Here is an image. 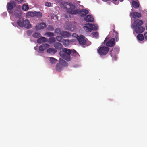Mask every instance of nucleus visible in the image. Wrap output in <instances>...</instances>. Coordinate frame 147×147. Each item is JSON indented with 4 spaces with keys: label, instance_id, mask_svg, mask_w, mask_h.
<instances>
[{
    "label": "nucleus",
    "instance_id": "nucleus-43",
    "mask_svg": "<svg viewBox=\"0 0 147 147\" xmlns=\"http://www.w3.org/2000/svg\"><path fill=\"white\" fill-rule=\"evenodd\" d=\"M144 36L145 39L147 40V32L144 34Z\"/></svg>",
    "mask_w": 147,
    "mask_h": 147
},
{
    "label": "nucleus",
    "instance_id": "nucleus-14",
    "mask_svg": "<svg viewBox=\"0 0 147 147\" xmlns=\"http://www.w3.org/2000/svg\"><path fill=\"white\" fill-rule=\"evenodd\" d=\"M48 39L44 37H41L38 38L37 40V42L38 43L40 44L47 42Z\"/></svg>",
    "mask_w": 147,
    "mask_h": 147
},
{
    "label": "nucleus",
    "instance_id": "nucleus-32",
    "mask_svg": "<svg viewBox=\"0 0 147 147\" xmlns=\"http://www.w3.org/2000/svg\"><path fill=\"white\" fill-rule=\"evenodd\" d=\"M113 31L114 33L115 34H114V35H115V37L116 39V40L117 41H118L119 40L118 33L117 32L115 31V30H114V29L113 30Z\"/></svg>",
    "mask_w": 147,
    "mask_h": 147
},
{
    "label": "nucleus",
    "instance_id": "nucleus-46",
    "mask_svg": "<svg viewBox=\"0 0 147 147\" xmlns=\"http://www.w3.org/2000/svg\"><path fill=\"white\" fill-rule=\"evenodd\" d=\"M36 47H34V49L35 50H36Z\"/></svg>",
    "mask_w": 147,
    "mask_h": 147
},
{
    "label": "nucleus",
    "instance_id": "nucleus-7",
    "mask_svg": "<svg viewBox=\"0 0 147 147\" xmlns=\"http://www.w3.org/2000/svg\"><path fill=\"white\" fill-rule=\"evenodd\" d=\"M143 22L140 20H138L134 22L132 26V28H135L136 27H141L140 26L143 24Z\"/></svg>",
    "mask_w": 147,
    "mask_h": 147
},
{
    "label": "nucleus",
    "instance_id": "nucleus-41",
    "mask_svg": "<svg viewBox=\"0 0 147 147\" xmlns=\"http://www.w3.org/2000/svg\"><path fill=\"white\" fill-rule=\"evenodd\" d=\"M49 30L51 31H53L54 30V28L51 25H50L49 26Z\"/></svg>",
    "mask_w": 147,
    "mask_h": 147
},
{
    "label": "nucleus",
    "instance_id": "nucleus-24",
    "mask_svg": "<svg viewBox=\"0 0 147 147\" xmlns=\"http://www.w3.org/2000/svg\"><path fill=\"white\" fill-rule=\"evenodd\" d=\"M15 16L18 18H20L22 15V12L21 11H15Z\"/></svg>",
    "mask_w": 147,
    "mask_h": 147
},
{
    "label": "nucleus",
    "instance_id": "nucleus-36",
    "mask_svg": "<svg viewBox=\"0 0 147 147\" xmlns=\"http://www.w3.org/2000/svg\"><path fill=\"white\" fill-rule=\"evenodd\" d=\"M65 8L68 9L71 7V4L68 3H66L64 4Z\"/></svg>",
    "mask_w": 147,
    "mask_h": 147
},
{
    "label": "nucleus",
    "instance_id": "nucleus-15",
    "mask_svg": "<svg viewBox=\"0 0 147 147\" xmlns=\"http://www.w3.org/2000/svg\"><path fill=\"white\" fill-rule=\"evenodd\" d=\"M24 20L23 18H20L17 21V23L18 25L20 27H23Z\"/></svg>",
    "mask_w": 147,
    "mask_h": 147
},
{
    "label": "nucleus",
    "instance_id": "nucleus-18",
    "mask_svg": "<svg viewBox=\"0 0 147 147\" xmlns=\"http://www.w3.org/2000/svg\"><path fill=\"white\" fill-rule=\"evenodd\" d=\"M47 52L51 54H54L57 51L53 48H50L46 50Z\"/></svg>",
    "mask_w": 147,
    "mask_h": 147
},
{
    "label": "nucleus",
    "instance_id": "nucleus-21",
    "mask_svg": "<svg viewBox=\"0 0 147 147\" xmlns=\"http://www.w3.org/2000/svg\"><path fill=\"white\" fill-rule=\"evenodd\" d=\"M92 30H98V26L97 24H90Z\"/></svg>",
    "mask_w": 147,
    "mask_h": 147
},
{
    "label": "nucleus",
    "instance_id": "nucleus-44",
    "mask_svg": "<svg viewBox=\"0 0 147 147\" xmlns=\"http://www.w3.org/2000/svg\"><path fill=\"white\" fill-rule=\"evenodd\" d=\"M16 2L18 3H21L23 1V0H15Z\"/></svg>",
    "mask_w": 147,
    "mask_h": 147
},
{
    "label": "nucleus",
    "instance_id": "nucleus-38",
    "mask_svg": "<svg viewBox=\"0 0 147 147\" xmlns=\"http://www.w3.org/2000/svg\"><path fill=\"white\" fill-rule=\"evenodd\" d=\"M92 34L93 36L96 38H97L99 35L98 32H94L92 33Z\"/></svg>",
    "mask_w": 147,
    "mask_h": 147
},
{
    "label": "nucleus",
    "instance_id": "nucleus-37",
    "mask_svg": "<svg viewBox=\"0 0 147 147\" xmlns=\"http://www.w3.org/2000/svg\"><path fill=\"white\" fill-rule=\"evenodd\" d=\"M61 30L59 28H57L55 30V33H57L58 34H59L60 35V33L61 32Z\"/></svg>",
    "mask_w": 147,
    "mask_h": 147
},
{
    "label": "nucleus",
    "instance_id": "nucleus-34",
    "mask_svg": "<svg viewBox=\"0 0 147 147\" xmlns=\"http://www.w3.org/2000/svg\"><path fill=\"white\" fill-rule=\"evenodd\" d=\"M35 16L38 17H41L42 16V13L40 12H34Z\"/></svg>",
    "mask_w": 147,
    "mask_h": 147
},
{
    "label": "nucleus",
    "instance_id": "nucleus-17",
    "mask_svg": "<svg viewBox=\"0 0 147 147\" xmlns=\"http://www.w3.org/2000/svg\"><path fill=\"white\" fill-rule=\"evenodd\" d=\"M15 6V3L13 2H10L7 3V9L11 10L13 9Z\"/></svg>",
    "mask_w": 147,
    "mask_h": 147
},
{
    "label": "nucleus",
    "instance_id": "nucleus-16",
    "mask_svg": "<svg viewBox=\"0 0 147 147\" xmlns=\"http://www.w3.org/2000/svg\"><path fill=\"white\" fill-rule=\"evenodd\" d=\"M60 35L64 38L69 37L71 36L69 32L66 31H61Z\"/></svg>",
    "mask_w": 147,
    "mask_h": 147
},
{
    "label": "nucleus",
    "instance_id": "nucleus-28",
    "mask_svg": "<svg viewBox=\"0 0 147 147\" xmlns=\"http://www.w3.org/2000/svg\"><path fill=\"white\" fill-rule=\"evenodd\" d=\"M56 39L58 41L60 42H63L64 39L61 36H57L56 37Z\"/></svg>",
    "mask_w": 147,
    "mask_h": 147
},
{
    "label": "nucleus",
    "instance_id": "nucleus-45",
    "mask_svg": "<svg viewBox=\"0 0 147 147\" xmlns=\"http://www.w3.org/2000/svg\"><path fill=\"white\" fill-rule=\"evenodd\" d=\"M102 0L104 1H107V0ZM112 1H117V0H112Z\"/></svg>",
    "mask_w": 147,
    "mask_h": 147
},
{
    "label": "nucleus",
    "instance_id": "nucleus-40",
    "mask_svg": "<svg viewBox=\"0 0 147 147\" xmlns=\"http://www.w3.org/2000/svg\"><path fill=\"white\" fill-rule=\"evenodd\" d=\"M32 32V31L30 30H28L26 32L28 36H30L31 35Z\"/></svg>",
    "mask_w": 147,
    "mask_h": 147
},
{
    "label": "nucleus",
    "instance_id": "nucleus-9",
    "mask_svg": "<svg viewBox=\"0 0 147 147\" xmlns=\"http://www.w3.org/2000/svg\"><path fill=\"white\" fill-rule=\"evenodd\" d=\"M134 29L135 32L137 34L141 33L145 30V28L142 27H136L135 28H132Z\"/></svg>",
    "mask_w": 147,
    "mask_h": 147
},
{
    "label": "nucleus",
    "instance_id": "nucleus-48",
    "mask_svg": "<svg viewBox=\"0 0 147 147\" xmlns=\"http://www.w3.org/2000/svg\"><path fill=\"white\" fill-rule=\"evenodd\" d=\"M146 29L147 30V26L146 27Z\"/></svg>",
    "mask_w": 147,
    "mask_h": 147
},
{
    "label": "nucleus",
    "instance_id": "nucleus-12",
    "mask_svg": "<svg viewBox=\"0 0 147 147\" xmlns=\"http://www.w3.org/2000/svg\"><path fill=\"white\" fill-rule=\"evenodd\" d=\"M84 19L85 21L88 22H94V18L91 15H88L85 17Z\"/></svg>",
    "mask_w": 147,
    "mask_h": 147
},
{
    "label": "nucleus",
    "instance_id": "nucleus-33",
    "mask_svg": "<svg viewBox=\"0 0 147 147\" xmlns=\"http://www.w3.org/2000/svg\"><path fill=\"white\" fill-rule=\"evenodd\" d=\"M57 61V60L54 58L52 57L50 58V63L52 64L55 63Z\"/></svg>",
    "mask_w": 147,
    "mask_h": 147
},
{
    "label": "nucleus",
    "instance_id": "nucleus-13",
    "mask_svg": "<svg viewBox=\"0 0 147 147\" xmlns=\"http://www.w3.org/2000/svg\"><path fill=\"white\" fill-rule=\"evenodd\" d=\"M84 29L87 32H90L92 30L90 24L89 23L86 24L84 27Z\"/></svg>",
    "mask_w": 147,
    "mask_h": 147
},
{
    "label": "nucleus",
    "instance_id": "nucleus-22",
    "mask_svg": "<svg viewBox=\"0 0 147 147\" xmlns=\"http://www.w3.org/2000/svg\"><path fill=\"white\" fill-rule=\"evenodd\" d=\"M41 36L40 34L38 32H34L32 35V36L34 38H38Z\"/></svg>",
    "mask_w": 147,
    "mask_h": 147
},
{
    "label": "nucleus",
    "instance_id": "nucleus-11",
    "mask_svg": "<svg viewBox=\"0 0 147 147\" xmlns=\"http://www.w3.org/2000/svg\"><path fill=\"white\" fill-rule=\"evenodd\" d=\"M24 27L26 29H29L31 28L32 25L28 20L26 19L24 20Z\"/></svg>",
    "mask_w": 147,
    "mask_h": 147
},
{
    "label": "nucleus",
    "instance_id": "nucleus-5",
    "mask_svg": "<svg viewBox=\"0 0 147 147\" xmlns=\"http://www.w3.org/2000/svg\"><path fill=\"white\" fill-rule=\"evenodd\" d=\"M76 38L80 45L82 46L86 44L87 41L84 36L80 35V36H78Z\"/></svg>",
    "mask_w": 147,
    "mask_h": 147
},
{
    "label": "nucleus",
    "instance_id": "nucleus-20",
    "mask_svg": "<svg viewBox=\"0 0 147 147\" xmlns=\"http://www.w3.org/2000/svg\"><path fill=\"white\" fill-rule=\"evenodd\" d=\"M131 15L133 18H136V17L139 18L141 16V14L137 12H134Z\"/></svg>",
    "mask_w": 147,
    "mask_h": 147
},
{
    "label": "nucleus",
    "instance_id": "nucleus-6",
    "mask_svg": "<svg viewBox=\"0 0 147 147\" xmlns=\"http://www.w3.org/2000/svg\"><path fill=\"white\" fill-rule=\"evenodd\" d=\"M104 42L108 47H113L115 45V39L114 38H112L107 41V38H106L104 40Z\"/></svg>",
    "mask_w": 147,
    "mask_h": 147
},
{
    "label": "nucleus",
    "instance_id": "nucleus-4",
    "mask_svg": "<svg viewBox=\"0 0 147 147\" xmlns=\"http://www.w3.org/2000/svg\"><path fill=\"white\" fill-rule=\"evenodd\" d=\"M98 50V53L100 55H104L108 53L109 48L106 46H102L99 47Z\"/></svg>",
    "mask_w": 147,
    "mask_h": 147
},
{
    "label": "nucleus",
    "instance_id": "nucleus-10",
    "mask_svg": "<svg viewBox=\"0 0 147 147\" xmlns=\"http://www.w3.org/2000/svg\"><path fill=\"white\" fill-rule=\"evenodd\" d=\"M49 45L47 43L43 44L39 47V49L40 51H43L44 50L48 48Z\"/></svg>",
    "mask_w": 147,
    "mask_h": 147
},
{
    "label": "nucleus",
    "instance_id": "nucleus-42",
    "mask_svg": "<svg viewBox=\"0 0 147 147\" xmlns=\"http://www.w3.org/2000/svg\"><path fill=\"white\" fill-rule=\"evenodd\" d=\"M45 5L46 6L50 7L51 6V4L50 2H46L45 3Z\"/></svg>",
    "mask_w": 147,
    "mask_h": 147
},
{
    "label": "nucleus",
    "instance_id": "nucleus-39",
    "mask_svg": "<svg viewBox=\"0 0 147 147\" xmlns=\"http://www.w3.org/2000/svg\"><path fill=\"white\" fill-rule=\"evenodd\" d=\"M113 51L111 53V55L112 57V58H113L115 60H116L117 59V57L115 55H113Z\"/></svg>",
    "mask_w": 147,
    "mask_h": 147
},
{
    "label": "nucleus",
    "instance_id": "nucleus-27",
    "mask_svg": "<svg viewBox=\"0 0 147 147\" xmlns=\"http://www.w3.org/2000/svg\"><path fill=\"white\" fill-rule=\"evenodd\" d=\"M71 53L70 54L71 55L73 56L74 57H78L79 56L78 53L75 50H72L71 51Z\"/></svg>",
    "mask_w": 147,
    "mask_h": 147
},
{
    "label": "nucleus",
    "instance_id": "nucleus-1",
    "mask_svg": "<svg viewBox=\"0 0 147 147\" xmlns=\"http://www.w3.org/2000/svg\"><path fill=\"white\" fill-rule=\"evenodd\" d=\"M71 50L68 49L64 48L59 52V54L61 57L67 61H70V54Z\"/></svg>",
    "mask_w": 147,
    "mask_h": 147
},
{
    "label": "nucleus",
    "instance_id": "nucleus-30",
    "mask_svg": "<svg viewBox=\"0 0 147 147\" xmlns=\"http://www.w3.org/2000/svg\"><path fill=\"white\" fill-rule=\"evenodd\" d=\"M44 35L45 36H47L48 37H53L54 36V34L51 32H47Z\"/></svg>",
    "mask_w": 147,
    "mask_h": 147
},
{
    "label": "nucleus",
    "instance_id": "nucleus-23",
    "mask_svg": "<svg viewBox=\"0 0 147 147\" xmlns=\"http://www.w3.org/2000/svg\"><path fill=\"white\" fill-rule=\"evenodd\" d=\"M55 41L56 38L55 37H51L49 38L47 42H48L49 44H51L55 42Z\"/></svg>",
    "mask_w": 147,
    "mask_h": 147
},
{
    "label": "nucleus",
    "instance_id": "nucleus-35",
    "mask_svg": "<svg viewBox=\"0 0 147 147\" xmlns=\"http://www.w3.org/2000/svg\"><path fill=\"white\" fill-rule=\"evenodd\" d=\"M26 15L27 16H30L31 17H34L35 16L34 12H29L27 13L26 14Z\"/></svg>",
    "mask_w": 147,
    "mask_h": 147
},
{
    "label": "nucleus",
    "instance_id": "nucleus-25",
    "mask_svg": "<svg viewBox=\"0 0 147 147\" xmlns=\"http://www.w3.org/2000/svg\"><path fill=\"white\" fill-rule=\"evenodd\" d=\"M137 38L139 40L142 41L144 40V36L142 34H139L137 35Z\"/></svg>",
    "mask_w": 147,
    "mask_h": 147
},
{
    "label": "nucleus",
    "instance_id": "nucleus-29",
    "mask_svg": "<svg viewBox=\"0 0 147 147\" xmlns=\"http://www.w3.org/2000/svg\"><path fill=\"white\" fill-rule=\"evenodd\" d=\"M132 5L133 7L135 8H137L139 7V3L136 1L132 2Z\"/></svg>",
    "mask_w": 147,
    "mask_h": 147
},
{
    "label": "nucleus",
    "instance_id": "nucleus-19",
    "mask_svg": "<svg viewBox=\"0 0 147 147\" xmlns=\"http://www.w3.org/2000/svg\"><path fill=\"white\" fill-rule=\"evenodd\" d=\"M55 48L58 50H61L63 47L62 45L59 42H56L54 44Z\"/></svg>",
    "mask_w": 147,
    "mask_h": 147
},
{
    "label": "nucleus",
    "instance_id": "nucleus-26",
    "mask_svg": "<svg viewBox=\"0 0 147 147\" xmlns=\"http://www.w3.org/2000/svg\"><path fill=\"white\" fill-rule=\"evenodd\" d=\"M29 8L28 5L26 4H23L22 7V9L24 11H26L28 10Z\"/></svg>",
    "mask_w": 147,
    "mask_h": 147
},
{
    "label": "nucleus",
    "instance_id": "nucleus-3",
    "mask_svg": "<svg viewBox=\"0 0 147 147\" xmlns=\"http://www.w3.org/2000/svg\"><path fill=\"white\" fill-rule=\"evenodd\" d=\"M68 65V63L62 59L60 58L59 60V63L56 65V69L59 72H61L63 67L67 66Z\"/></svg>",
    "mask_w": 147,
    "mask_h": 147
},
{
    "label": "nucleus",
    "instance_id": "nucleus-8",
    "mask_svg": "<svg viewBox=\"0 0 147 147\" xmlns=\"http://www.w3.org/2000/svg\"><path fill=\"white\" fill-rule=\"evenodd\" d=\"M46 26L45 23L42 22L36 25L35 26V28L37 30L43 29L46 27Z\"/></svg>",
    "mask_w": 147,
    "mask_h": 147
},
{
    "label": "nucleus",
    "instance_id": "nucleus-47",
    "mask_svg": "<svg viewBox=\"0 0 147 147\" xmlns=\"http://www.w3.org/2000/svg\"><path fill=\"white\" fill-rule=\"evenodd\" d=\"M119 1H120V2H122L123 1V0H119Z\"/></svg>",
    "mask_w": 147,
    "mask_h": 147
},
{
    "label": "nucleus",
    "instance_id": "nucleus-2",
    "mask_svg": "<svg viewBox=\"0 0 147 147\" xmlns=\"http://www.w3.org/2000/svg\"><path fill=\"white\" fill-rule=\"evenodd\" d=\"M67 12L71 14H79L80 16L84 17L88 13V11L85 9H76L74 10H68Z\"/></svg>",
    "mask_w": 147,
    "mask_h": 147
},
{
    "label": "nucleus",
    "instance_id": "nucleus-31",
    "mask_svg": "<svg viewBox=\"0 0 147 147\" xmlns=\"http://www.w3.org/2000/svg\"><path fill=\"white\" fill-rule=\"evenodd\" d=\"M62 42L64 45L67 46L69 45L70 41L69 40L63 39Z\"/></svg>",
    "mask_w": 147,
    "mask_h": 147
}]
</instances>
